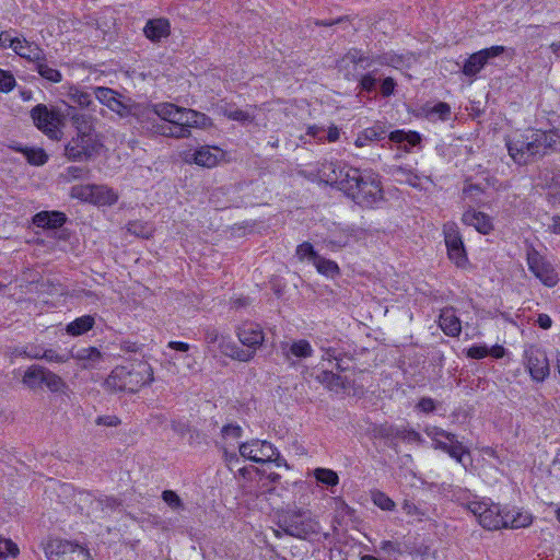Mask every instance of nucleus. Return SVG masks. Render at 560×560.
Segmentation results:
<instances>
[{
	"label": "nucleus",
	"mask_w": 560,
	"mask_h": 560,
	"mask_svg": "<svg viewBox=\"0 0 560 560\" xmlns=\"http://www.w3.org/2000/svg\"><path fill=\"white\" fill-rule=\"evenodd\" d=\"M505 144L511 159L520 164L530 163L548 151L560 150V133L556 130L526 129L508 136Z\"/></svg>",
	"instance_id": "nucleus-1"
},
{
	"label": "nucleus",
	"mask_w": 560,
	"mask_h": 560,
	"mask_svg": "<svg viewBox=\"0 0 560 560\" xmlns=\"http://www.w3.org/2000/svg\"><path fill=\"white\" fill-rule=\"evenodd\" d=\"M337 188L362 207L374 208L384 200L380 176L372 171H361L348 163Z\"/></svg>",
	"instance_id": "nucleus-2"
},
{
	"label": "nucleus",
	"mask_w": 560,
	"mask_h": 560,
	"mask_svg": "<svg viewBox=\"0 0 560 560\" xmlns=\"http://www.w3.org/2000/svg\"><path fill=\"white\" fill-rule=\"evenodd\" d=\"M152 112L162 120L173 125L161 127V133L166 137L188 138L190 128L205 129L211 126L210 118L205 114L168 102L153 105Z\"/></svg>",
	"instance_id": "nucleus-3"
},
{
	"label": "nucleus",
	"mask_w": 560,
	"mask_h": 560,
	"mask_svg": "<svg viewBox=\"0 0 560 560\" xmlns=\"http://www.w3.org/2000/svg\"><path fill=\"white\" fill-rule=\"evenodd\" d=\"M389 66L398 68L402 65V57L393 52L368 56L361 50L350 49L338 62L339 72L347 80H357L362 72L371 69L373 66Z\"/></svg>",
	"instance_id": "nucleus-4"
},
{
	"label": "nucleus",
	"mask_w": 560,
	"mask_h": 560,
	"mask_svg": "<svg viewBox=\"0 0 560 560\" xmlns=\"http://www.w3.org/2000/svg\"><path fill=\"white\" fill-rule=\"evenodd\" d=\"M322 362L305 371L304 380L308 383L332 384L338 380L337 372L341 366L340 352L332 347H320Z\"/></svg>",
	"instance_id": "nucleus-5"
},
{
	"label": "nucleus",
	"mask_w": 560,
	"mask_h": 560,
	"mask_svg": "<svg viewBox=\"0 0 560 560\" xmlns=\"http://www.w3.org/2000/svg\"><path fill=\"white\" fill-rule=\"evenodd\" d=\"M34 125L52 140H60L62 136L63 115L54 107L38 104L31 110Z\"/></svg>",
	"instance_id": "nucleus-6"
},
{
	"label": "nucleus",
	"mask_w": 560,
	"mask_h": 560,
	"mask_svg": "<svg viewBox=\"0 0 560 560\" xmlns=\"http://www.w3.org/2000/svg\"><path fill=\"white\" fill-rule=\"evenodd\" d=\"M528 270L545 287L553 288L560 281V276L555 265L536 248L530 247L526 253Z\"/></svg>",
	"instance_id": "nucleus-7"
},
{
	"label": "nucleus",
	"mask_w": 560,
	"mask_h": 560,
	"mask_svg": "<svg viewBox=\"0 0 560 560\" xmlns=\"http://www.w3.org/2000/svg\"><path fill=\"white\" fill-rule=\"evenodd\" d=\"M70 196L97 207L112 206L117 202L118 194L106 185L85 184L71 187Z\"/></svg>",
	"instance_id": "nucleus-8"
},
{
	"label": "nucleus",
	"mask_w": 560,
	"mask_h": 560,
	"mask_svg": "<svg viewBox=\"0 0 560 560\" xmlns=\"http://www.w3.org/2000/svg\"><path fill=\"white\" fill-rule=\"evenodd\" d=\"M102 143L96 133H77L65 147V155L70 161H88L97 155Z\"/></svg>",
	"instance_id": "nucleus-9"
},
{
	"label": "nucleus",
	"mask_w": 560,
	"mask_h": 560,
	"mask_svg": "<svg viewBox=\"0 0 560 560\" xmlns=\"http://www.w3.org/2000/svg\"><path fill=\"white\" fill-rule=\"evenodd\" d=\"M467 510L474 514L479 524L488 530L502 528V509L488 499H474L468 501Z\"/></svg>",
	"instance_id": "nucleus-10"
},
{
	"label": "nucleus",
	"mask_w": 560,
	"mask_h": 560,
	"mask_svg": "<svg viewBox=\"0 0 560 560\" xmlns=\"http://www.w3.org/2000/svg\"><path fill=\"white\" fill-rule=\"evenodd\" d=\"M425 434L434 443V447L447 453L456 462L465 466V456L468 455L464 445L456 440V435L435 425H428Z\"/></svg>",
	"instance_id": "nucleus-11"
},
{
	"label": "nucleus",
	"mask_w": 560,
	"mask_h": 560,
	"mask_svg": "<svg viewBox=\"0 0 560 560\" xmlns=\"http://www.w3.org/2000/svg\"><path fill=\"white\" fill-rule=\"evenodd\" d=\"M47 560H90L89 551L69 540L51 539L45 547Z\"/></svg>",
	"instance_id": "nucleus-12"
},
{
	"label": "nucleus",
	"mask_w": 560,
	"mask_h": 560,
	"mask_svg": "<svg viewBox=\"0 0 560 560\" xmlns=\"http://www.w3.org/2000/svg\"><path fill=\"white\" fill-rule=\"evenodd\" d=\"M443 234L450 259L458 267L466 266L468 259L458 226L447 222L443 226Z\"/></svg>",
	"instance_id": "nucleus-13"
},
{
	"label": "nucleus",
	"mask_w": 560,
	"mask_h": 560,
	"mask_svg": "<svg viewBox=\"0 0 560 560\" xmlns=\"http://www.w3.org/2000/svg\"><path fill=\"white\" fill-rule=\"evenodd\" d=\"M279 527L292 537L306 539L318 532V524L311 518H304L301 514H290L284 516Z\"/></svg>",
	"instance_id": "nucleus-14"
},
{
	"label": "nucleus",
	"mask_w": 560,
	"mask_h": 560,
	"mask_svg": "<svg viewBox=\"0 0 560 560\" xmlns=\"http://www.w3.org/2000/svg\"><path fill=\"white\" fill-rule=\"evenodd\" d=\"M170 352H164V355L173 362V364L180 372H192L196 370L197 361L195 353L189 352L191 346L183 341H170L167 343Z\"/></svg>",
	"instance_id": "nucleus-15"
},
{
	"label": "nucleus",
	"mask_w": 560,
	"mask_h": 560,
	"mask_svg": "<svg viewBox=\"0 0 560 560\" xmlns=\"http://www.w3.org/2000/svg\"><path fill=\"white\" fill-rule=\"evenodd\" d=\"M242 457L255 463H268L276 455V448L270 442L252 440L238 447Z\"/></svg>",
	"instance_id": "nucleus-16"
},
{
	"label": "nucleus",
	"mask_w": 560,
	"mask_h": 560,
	"mask_svg": "<svg viewBox=\"0 0 560 560\" xmlns=\"http://www.w3.org/2000/svg\"><path fill=\"white\" fill-rule=\"evenodd\" d=\"M527 369L536 382H542L549 374V361L544 350L530 346L525 350Z\"/></svg>",
	"instance_id": "nucleus-17"
},
{
	"label": "nucleus",
	"mask_w": 560,
	"mask_h": 560,
	"mask_svg": "<svg viewBox=\"0 0 560 560\" xmlns=\"http://www.w3.org/2000/svg\"><path fill=\"white\" fill-rule=\"evenodd\" d=\"M224 158V152L218 147L203 145L194 152H187L184 155L185 162L195 163L202 167L212 168Z\"/></svg>",
	"instance_id": "nucleus-18"
},
{
	"label": "nucleus",
	"mask_w": 560,
	"mask_h": 560,
	"mask_svg": "<svg viewBox=\"0 0 560 560\" xmlns=\"http://www.w3.org/2000/svg\"><path fill=\"white\" fill-rule=\"evenodd\" d=\"M505 48L503 46H491L489 48L481 49L475 54H472L465 62L463 67V72L465 75L474 77L476 75L490 59L500 56L503 54Z\"/></svg>",
	"instance_id": "nucleus-19"
},
{
	"label": "nucleus",
	"mask_w": 560,
	"mask_h": 560,
	"mask_svg": "<svg viewBox=\"0 0 560 560\" xmlns=\"http://www.w3.org/2000/svg\"><path fill=\"white\" fill-rule=\"evenodd\" d=\"M94 95L100 103L121 117L131 113V108L122 102L121 96L109 88L98 86L94 90Z\"/></svg>",
	"instance_id": "nucleus-20"
},
{
	"label": "nucleus",
	"mask_w": 560,
	"mask_h": 560,
	"mask_svg": "<svg viewBox=\"0 0 560 560\" xmlns=\"http://www.w3.org/2000/svg\"><path fill=\"white\" fill-rule=\"evenodd\" d=\"M502 527L511 529L528 527L532 525L534 520L533 515L528 511L518 508L502 510Z\"/></svg>",
	"instance_id": "nucleus-21"
},
{
	"label": "nucleus",
	"mask_w": 560,
	"mask_h": 560,
	"mask_svg": "<svg viewBox=\"0 0 560 560\" xmlns=\"http://www.w3.org/2000/svg\"><path fill=\"white\" fill-rule=\"evenodd\" d=\"M346 166L343 161H324L317 170V177L320 182L337 187Z\"/></svg>",
	"instance_id": "nucleus-22"
},
{
	"label": "nucleus",
	"mask_w": 560,
	"mask_h": 560,
	"mask_svg": "<svg viewBox=\"0 0 560 560\" xmlns=\"http://www.w3.org/2000/svg\"><path fill=\"white\" fill-rule=\"evenodd\" d=\"M378 434L389 440L392 444H394L395 440H402L408 443H421L423 441L419 432L406 427H382L378 430Z\"/></svg>",
	"instance_id": "nucleus-23"
},
{
	"label": "nucleus",
	"mask_w": 560,
	"mask_h": 560,
	"mask_svg": "<svg viewBox=\"0 0 560 560\" xmlns=\"http://www.w3.org/2000/svg\"><path fill=\"white\" fill-rule=\"evenodd\" d=\"M59 378L57 375L47 371L45 368L39 365H33L27 369L23 376L24 385H57Z\"/></svg>",
	"instance_id": "nucleus-24"
},
{
	"label": "nucleus",
	"mask_w": 560,
	"mask_h": 560,
	"mask_svg": "<svg viewBox=\"0 0 560 560\" xmlns=\"http://www.w3.org/2000/svg\"><path fill=\"white\" fill-rule=\"evenodd\" d=\"M240 341L249 349H256L264 341V332L259 325L254 323L243 324L237 331Z\"/></svg>",
	"instance_id": "nucleus-25"
},
{
	"label": "nucleus",
	"mask_w": 560,
	"mask_h": 560,
	"mask_svg": "<svg viewBox=\"0 0 560 560\" xmlns=\"http://www.w3.org/2000/svg\"><path fill=\"white\" fill-rule=\"evenodd\" d=\"M143 33L148 39L159 43L171 34V24L167 19L158 18L147 22Z\"/></svg>",
	"instance_id": "nucleus-26"
},
{
	"label": "nucleus",
	"mask_w": 560,
	"mask_h": 560,
	"mask_svg": "<svg viewBox=\"0 0 560 560\" xmlns=\"http://www.w3.org/2000/svg\"><path fill=\"white\" fill-rule=\"evenodd\" d=\"M392 175L400 184H407L417 189H424V183L431 182L430 177L421 176L406 166H396L392 170Z\"/></svg>",
	"instance_id": "nucleus-27"
},
{
	"label": "nucleus",
	"mask_w": 560,
	"mask_h": 560,
	"mask_svg": "<svg viewBox=\"0 0 560 560\" xmlns=\"http://www.w3.org/2000/svg\"><path fill=\"white\" fill-rule=\"evenodd\" d=\"M21 58L26 59L28 62L34 65L45 59V51L43 48L34 42H28L22 38L16 50L14 51Z\"/></svg>",
	"instance_id": "nucleus-28"
},
{
	"label": "nucleus",
	"mask_w": 560,
	"mask_h": 560,
	"mask_svg": "<svg viewBox=\"0 0 560 560\" xmlns=\"http://www.w3.org/2000/svg\"><path fill=\"white\" fill-rule=\"evenodd\" d=\"M387 129L382 124H375L371 127L363 129L354 140L357 148H363L370 145L375 141H380L385 138Z\"/></svg>",
	"instance_id": "nucleus-29"
},
{
	"label": "nucleus",
	"mask_w": 560,
	"mask_h": 560,
	"mask_svg": "<svg viewBox=\"0 0 560 560\" xmlns=\"http://www.w3.org/2000/svg\"><path fill=\"white\" fill-rule=\"evenodd\" d=\"M462 220L465 224L474 226L482 234L490 233L493 228L491 219L487 214L475 210L465 211Z\"/></svg>",
	"instance_id": "nucleus-30"
},
{
	"label": "nucleus",
	"mask_w": 560,
	"mask_h": 560,
	"mask_svg": "<svg viewBox=\"0 0 560 560\" xmlns=\"http://www.w3.org/2000/svg\"><path fill=\"white\" fill-rule=\"evenodd\" d=\"M439 325L444 334L451 337H456L462 331L460 320L452 308H445L441 312Z\"/></svg>",
	"instance_id": "nucleus-31"
},
{
	"label": "nucleus",
	"mask_w": 560,
	"mask_h": 560,
	"mask_svg": "<svg viewBox=\"0 0 560 560\" xmlns=\"http://www.w3.org/2000/svg\"><path fill=\"white\" fill-rule=\"evenodd\" d=\"M217 351L226 357H231L240 361H248L253 355V351L238 350V348L232 341V339L229 336L224 335L222 336L218 346L215 347V352Z\"/></svg>",
	"instance_id": "nucleus-32"
},
{
	"label": "nucleus",
	"mask_w": 560,
	"mask_h": 560,
	"mask_svg": "<svg viewBox=\"0 0 560 560\" xmlns=\"http://www.w3.org/2000/svg\"><path fill=\"white\" fill-rule=\"evenodd\" d=\"M68 116H70V119L77 130V133H95V119L91 114L79 113L73 107H70Z\"/></svg>",
	"instance_id": "nucleus-33"
},
{
	"label": "nucleus",
	"mask_w": 560,
	"mask_h": 560,
	"mask_svg": "<svg viewBox=\"0 0 560 560\" xmlns=\"http://www.w3.org/2000/svg\"><path fill=\"white\" fill-rule=\"evenodd\" d=\"M66 221V217L57 211H42L34 215L33 223L38 228L57 229Z\"/></svg>",
	"instance_id": "nucleus-34"
},
{
	"label": "nucleus",
	"mask_w": 560,
	"mask_h": 560,
	"mask_svg": "<svg viewBox=\"0 0 560 560\" xmlns=\"http://www.w3.org/2000/svg\"><path fill=\"white\" fill-rule=\"evenodd\" d=\"M282 350L288 360H290L291 357L306 359L312 357L314 352L312 345L305 339L295 340L290 345H285V347H282Z\"/></svg>",
	"instance_id": "nucleus-35"
},
{
	"label": "nucleus",
	"mask_w": 560,
	"mask_h": 560,
	"mask_svg": "<svg viewBox=\"0 0 560 560\" xmlns=\"http://www.w3.org/2000/svg\"><path fill=\"white\" fill-rule=\"evenodd\" d=\"M537 185L548 188L551 195L560 197V170L545 168L540 171Z\"/></svg>",
	"instance_id": "nucleus-36"
},
{
	"label": "nucleus",
	"mask_w": 560,
	"mask_h": 560,
	"mask_svg": "<svg viewBox=\"0 0 560 560\" xmlns=\"http://www.w3.org/2000/svg\"><path fill=\"white\" fill-rule=\"evenodd\" d=\"M72 358L80 361L84 368H94L103 359L101 351L95 347H86L72 352Z\"/></svg>",
	"instance_id": "nucleus-37"
},
{
	"label": "nucleus",
	"mask_w": 560,
	"mask_h": 560,
	"mask_svg": "<svg viewBox=\"0 0 560 560\" xmlns=\"http://www.w3.org/2000/svg\"><path fill=\"white\" fill-rule=\"evenodd\" d=\"M256 106H249L246 109H240L232 106L222 107L221 112L223 116L231 120L240 121L242 124L253 122L255 115L254 112Z\"/></svg>",
	"instance_id": "nucleus-38"
},
{
	"label": "nucleus",
	"mask_w": 560,
	"mask_h": 560,
	"mask_svg": "<svg viewBox=\"0 0 560 560\" xmlns=\"http://www.w3.org/2000/svg\"><path fill=\"white\" fill-rule=\"evenodd\" d=\"M94 323V317L84 315L69 323L66 327V331L71 336H81L92 329Z\"/></svg>",
	"instance_id": "nucleus-39"
},
{
	"label": "nucleus",
	"mask_w": 560,
	"mask_h": 560,
	"mask_svg": "<svg viewBox=\"0 0 560 560\" xmlns=\"http://www.w3.org/2000/svg\"><path fill=\"white\" fill-rule=\"evenodd\" d=\"M66 96L71 103L81 108H90L94 105L92 95L77 86H69Z\"/></svg>",
	"instance_id": "nucleus-40"
},
{
	"label": "nucleus",
	"mask_w": 560,
	"mask_h": 560,
	"mask_svg": "<svg viewBox=\"0 0 560 560\" xmlns=\"http://www.w3.org/2000/svg\"><path fill=\"white\" fill-rule=\"evenodd\" d=\"M313 476L317 482L327 486L330 489V492L335 493L334 488L339 483V476L335 470L318 467L314 469Z\"/></svg>",
	"instance_id": "nucleus-41"
},
{
	"label": "nucleus",
	"mask_w": 560,
	"mask_h": 560,
	"mask_svg": "<svg viewBox=\"0 0 560 560\" xmlns=\"http://www.w3.org/2000/svg\"><path fill=\"white\" fill-rule=\"evenodd\" d=\"M389 140L395 142V143H399V144H404V148L407 149L408 147H415L417 145L421 138H420V135L416 131H404V130H395V131H392L388 136Z\"/></svg>",
	"instance_id": "nucleus-42"
},
{
	"label": "nucleus",
	"mask_w": 560,
	"mask_h": 560,
	"mask_svg": "<svg viewBox=\"0 0 560 560\" xmlns=\"http://www.w3.org/2000/svg\"><path fill=\"white\" fill-rule=\"evenodd\" d=\"M313 265L320 275L328 278H334L338 276L340 272V269L336 261L326 259L322 256H318Z\"/></svg>",
	"instance_id": "nucleus-43"
},
{
	"label": "nucleus",
	"mask_w": 560,
	"mask_h": 560,
	"mask_svg": "<svg viewBox=\"0 0 560 560\" xmlns=\"http://www.w3.org/2000/svg\"><path fill=\"white\" fill-rule=\"evenodd\" d=\"M35 70L38 72V74L46 79L49 82L52 83H59L62 81V74L59 70L50 67L46 58L44 60H40V62L35 65Z\"/></svg>",
	"instance_id": "nucleus-44"
},
{
	"label": "nucleus",
	"mask_w": 560,
	"mask_h": 560,
	"mask_svg": "<svg viewBox=\"0 0 560 560\" xmlns=\"http://www.w3.org/2000/svg\"><path fill=\"white\" fill-rule=\"evenodd\" d=\"M368 72L365 73H361V75L359 77V86L362 91H365V92H373L376 88V82H377V68H375L374 66L371 68V69H368L366 70Z\"/></svg>",
	"instance_id": "nucleus-45"
},
{
	"label": "nucleus",
	"mask_w": 560,
	"mask_h": 560,
	"mask_svg": "<svg viewBox=\"0 0 560 560\" xmlns=\"http://www.w3.org/2000/svg\"><path fill=\"white\" fill-rule=\"evenodd\" d=\"M373 503L383 511H393L395 502L383 491L374 490L371 492Z\"/></svg>",
	"instance_id": "nucleus-46"
},
{
	"label": "nucleus",
	"mask_w": 560,
	"mask_h": 560,
	"mask_svg": "<svg viewBox=\"0 0 560 560\" xmlns=\"http://www.w3.org/2000/svg\"><path fill=\"white\" fill-rule=\"evenodd\" d=\"M295 255L296 257L301 260V261H304V260H308L311 261L312 264L315 262V260L317 259V257L319 256L313 245L308 242H304L302 244H300L298 247H296V250H295Z\"/></svg>",
	"instance_id": "nucleus-47"
},
{
	"label": "nucleus",
	"mask_w": 560,
	"mask_h": 560,
	"mask_svg": "<svg viewBox=\"0 0 560 560\" xmlns=\"http://www.w3.org/2000/svg\"><path fill=\"white\" fill-rule=\"evenodd\" d=\"M402 511L413 521H422L427 516V512L418 506L415 502L405 500L401 506Z\"/></svg>",
	"instance_id": "nucleus-48"
},
{
	"label": "nucleus",
	"mask_w": 560,
	"mask_h": 560,
	"mask_svg": "<svg viewBox=\"0 0 560 560\" xmlns=\"http://www.w3.org/2000/svg\"><path fill=\"white\" fill-rule=\"evenodd\" d=\"M16 85V81L14 75L8 71L0 69V92L9 93Z\"/></svg>",
	"instance_id": "nucleus-49"
},
{
	"label": "nucleus",
	"mask_w": 560,
	"mask_h": 560,
	"mask_svg": "<svg viewBox=\"0 0 560 560\" xmlns=\"http://www.w3.org/2000/svg\"><path fill=\"white\" fill-rule=\"evenodd\" d=\"M162 499L172 510L177 511L184 508L182 499L173 490H164L162 492Z\"/></svg>",
	"instance_id": "nucleus-50"
},
{
	"label": "nucleus",
	"mask_w": 560,
	"mask_h": 560,
	"mask_svg": "<svg viewBox=\"0 0 560 560\" xmlns=\"http://www.w3.org/2000/svg\"><path fill=\"white\" fill-rule=\"evenodd\" d=\"M28 355L35 359L43 358L50 362H66L68 360V358L65 354H59L51 349L45 350L43 351V353H40V351H35L33 353H30Z\"/></svg>",
	"instance_id": "nucleus-51"
},
{
	"label": "nucleus",
	"mask_w": 560,
	"mask_h": 560,
	"mask_svg": "<svg viewBox=\"0 0 560 560\" xmlns=\"http://www.w3.org/2000/svg\"><path fill=\"white\" fill-rule=\"evenodd\" d=\"M88 174V170L84 168V167H80V166H69L65 170V172L61 174V177L66 180V182H71V180H74V179H80V178H83L85 177V175Z\"/></svg>",
	"instance_id": "nucleus-52"
},
{
	"label": "nucleus",
	"mask_w": 560,
	"mask_h": 560,
	"mask_svg": "<svg viewBox=\"0 0 560 560\" xmlns=\"http://www.w3.org/2000/svg\"><path fill=\"white\" fill-rule=\"evenodd\" d=\"M27 161L34 165H43L47 162V154L42 149H30L25 152Z\"/></svg>",
	"instance_id": "nucleus-53"
},
{
	"label": "nucleus",
	"mask_w": 560,
	"mask_h": 560,
	"mask_svg": "<svg viewBox=\"0 0 560 560\" xmlns=\"http://www.w3.org/2000/svg\"><path fill=\"white\" fill-rule=\"evenodd\" d=\"M22 38L12 36L8 31L0 33V46L2 48H11L13 51L16 50Z\"/></svg>",
	"instance_id": "nucleus-54"
},
{
	"label": "nucleus",
	"mask_w": 560,
	"mask_h": 560,
	"mask_svg": "<svg viewBox=\"0 0 560 560\" xmlns=\"http://www.w3.org/2000/svg\"><path fill=\"white\" fill-rule=\"evenodd\" d=\"M378 548L383 553L388 556L402 553L400 544L392 540H382Z\"/></svg>",
	"instance_id": "nucleus-55"
},
{
	"label": "nucleus",
	"mask_w": 560,
	"mask_h": 560,
	"mask_svg": "<svg viewBox=\"0 0 560 560\" xmlns=\"http://www.w3.org/2000/svg\"><path fill=\"white\" fill-rule=\"evenodd\" d=\"M351 238V233L348 230H341L339 233H332L329 243L334 246H346Z\"/></svg>",
	"instance_id": "nucleus-56"
},
{
	"label": "nucleus",
	"mask_w": 560,
	"mask_h": 560,
	"mask_svg": "<svg viewBox=\"0 0 560 560\" xmlns=\"http://www.w3.org/2000/svg\"><path fill=\"white\" fill-rule=\"evenodd\" d=\"M223 335H220L217 330H208L205 336V341L210 352L215 354V347Z\"/></svg>",
	"instance_id": "nucleus-57"
},
{
	"label": "nucleus",
	"mask_w": 560,
	"mask_h": 560,
	"mask_svg": "<svg viewBox=\"0 0 560 560\" xmlns=\"http://www.w3.org/2000/svg\"><path fill=\"white\" fill-rule=\"evenodd\" d=\"M467 355L471 359H483L488 357V346L475 345L467 350Z\"/></svg>",
	"instance_id": "nucleus-58"
},
{
	"label": "nucleus",
	"mask_w": 560,
	"mask_h": 560,
	"mask_svg": "<svg viewBox=\"0 0 560 560\" xmlns=\"http://www.w3.org/2000/svg\"><path fill=\"white\" fill-rule=\"evenodd\" d=\"M95 423L97 425L104 427H117L120 424V420L118 417L114 415L100 416L95 419Z\"/></svg>",
	"instance_id": "nucleus-59"
},
{
	"label": "nucleus",
	"mask_w": 560,
	"mask_h": 560,
	"mask_svg": "<svg viewBox=\"0 0 560 560\" xmlns=\"http://www.w3.org/2000/svg\"><path fill=\"white\" fill-rule=\"evenodd\" d=\"M396 82L393 78H385L381 83V93L383 96L388 97L395 91Z\"/></svg>",
	"instance_id": "nucleus-60"
},
{
	"label": "nucleus",
	"mask_w": 560,
	"mask_h": 560,
	"mask_svg": "<svg viewBox=\"0 0 560 560\" xmlns=\"http://www.w3.org/2000/svg\"><path fill=\"white\" fill-rule=\"evenodd\" d=\"M242 434V428L240 425L228 424L222 428L223 438L238 439Z\"/></svg>",
	"instance_id": "nucleus-61"
},
{
	"label": "nucleus",
	"mask_w": 560,
	"mask_h": 560,
	"mask_svg": "<svg viewBox=\"0 0 560 560\" xmlns=\"http://www.w3.org/2000/svg\"><path fill=\"white\" fill-rule=\"evenodd\" d=\"M0 545H3V547L5 548L8 553L11 555V557L15 558L19 556L20 549H19L18 545L15 542H13L11 539L2 538L0 536Z\"/></svg>",
	"instance_id": "nucleus-62"
},
{
	"label": "nucleus",
	"mask_w": 560,
	"mask_h": 560,
	"mask_svg": "<svg viewBox=\"0 0 560 560\" xmlns=\"http://www.w3.org/2000/svg\"><path fill=\"white\" fill-rule=\"evenodd\" d=\"M417 409L425 413L432 412L435 409V402L432 398H421L417 404Z\"/></svg>",
	"instance_id": "nucleus-63"
},
{
	"label": "nucleus",
	"mask_w": 560,
	"mask_h": 560,
	"mask_svg": "<svg viewBox=\"0 0 560 560\" xmlns=\"http://www.w3.org/2000/svg\"><path fill=\"white\" fill-rule=\"evenodd\" d=\"M433 113L438 114L441 119H446L451 113V108L445 103H439L434 106Z\"/></svg>",
	"instance_id": "nucleus-64"
}]
</instances>
